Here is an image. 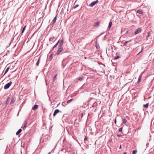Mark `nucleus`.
<instances>
[{"label":"nucleus","mask_w":154,"mask_h":154,"mask_svg":"<svg viewBox=\"0 0 154 154\" xmlns=\"http://www.w3.org/2000/svg\"><path fill=\"white\" fill-rule=\"evenodd\" d=\"M137 151L136 150H134L133 151V154H135L137 153Z\"/></svg>","instance_id":"25"},{"label":"nucleus","mask_w":154,"mask_h":154,"mask_svg":"<svg viewBox=\"0 0 154 154\" xmlns=\"http://www.w3.org/2000/svg\"><path fill=\"white\" fill-rule=\"evenodd\" d=\"M100 23V22L99 21H97L95 23V26H98Z\"/></svg>","instance_id":"19"},{"label":"nucleus","mask_w":154,"mask_h":154,"mask_svg":"<svg viewBox=\"0 0 154 154\" xmlns=\"http://www.w3.org/2000/svg\"><path fill=\"white\" fill-rule=\"evenodd\" d=\"M52 56H53V54H51L50 56V58H52Z\"/></svg>","instance_id":"33"},{"label":"nucleus","mask_w":154,"mask_h":154,"mask_svg":"<svg viewBox=\"0 0 154 154\" xmlns=\"http://www.w3.org/2000/svg\"><path fill=\"white\" fill-rule=\"evenodd\" d=\"M12 82L10 81L9 83L6 84L4 86V89H8L10 86L11 85Z\"/></svg>","instance_id":"1"},{"label":"nucleus","mask_w":154,"mask_h":154,"mask_svg":"<svg viewBox=\"0 0 154 154\" xmlns=\"http://www.w3.org/2000/svg\"><path fill=\"white\" fill-rule=\"evenodd\" d=\"M122 127L120 128L119 129V131L120 132H122Z\"/></svg>","instance_id":"31"},{"label":"nucleus","mask_w":154,"mask_h":154,"mask_svg":"<svg viewBox=\"0 0 154 154\" xmlns=\"http://www.w3.org/2000/svg\"><path fill=\"white\" fill-rule=\"evenodd\" d=\"M38 105H35L32 108V110H35L37 109L38 107Z\"/></svg>","instance_id":"7"},{"label":"nucleus","mask_w":154,"mask_h":154,"mask_svg":"<svg viewBox=\"0 0 154 154\" xmlns=\"http://www.w3.org/2000/svg\"><path fill=\"white\" fill-rule=\"evenodd\" d=\"M137 12L140 14H142L143 13V11L141 10H138L137 11Z\"/></svg>","instance_id":"10"},{"label":"nucleus","mask_w":154,"mask_h":154,"mask_svg":"<svg viewBox=\"0 0 154 154\" xmlns=\"http://www.w3.org/2000/svg\"><path fill=\"white\" fill-rule=\"evenodd\" d=\"M63 49V48L62 47L59 48L57 51L56 54L57 55L59 54L62 51Z\"/></svg>","instance_id":"3"},{"label":"nucleus","mask_w":154,"mask_h":154,"mask_svg":"<svg viewBox=\"0 0 154 154\" xmlns=\"http://www.w3.org/2000/svg\"><path fill=\"white\" fill-rule=\"evenodd\" d=\"M60 112L59 110L58 109H56L55 110L54 114H53V116H55L57 113H59Z\"/></svg>","instance_id":"5"},{"label":"nucleus","mask_w":154,"mask_h":154,"mask_svg":"<svg viewBox=\"0 0 154 154\" xmlns=\"http://www.w3.org/2000/svg\"><path fill=\"white\" fill-rule=\"evenodd\" d=\"M120 56H117L116 57H115L114 58V60H117V59H118L119 58H120Z\"/></svg>","instance_id":"24"},{"label":"nucleus","mask_w":154,"mask_h":154,"mask_svg":"<svg viewBox=\"0 0 154 154\" xmlns=\"http://www.w3.org/2000/svg\"><path fill=\"white\" fill-rule=\"evenodd\" d=\"M148 106H149V103H147L146 104H144L143 106L144 107H145L146 109H147L148 107Z\"/></svg>","instance_id":"17"},{"label":"nucleus","mask_w":154,"mask_h":154,"mask_svg":"<svg viewBox=\"0 0 154 154\" xmlns=\"http://www.w3.org/2000/svg\"><path fill=\"white\" fill-rule=\"evenodd\" d=\"M83 116V113H82V114H81V117H82Z\"/></svg>","instance_id":"37"},{"label":"nucleus","mask_w":154,"mask_h":154,"mask_svg":"<svg viewBox=\"0 0 154 154\" xmlns=\"http://www.w3.org/2000/svg\"><path fill=\"white\" fill-rule=\"evenodd\" d=\"M121 148V145H120V146H119V149H120Z\"/></svg>","instance_id":"39"},{"label":"nucleus","mask_w":154,"mask_h":154,"mask_svg":"<svg viewBox=\"0 0 154 154\" xmlns=\"http://www.w3.org/2000/svg\"><path fill=\"white\" fill-rule=\"evenodd\" d=\"M40 58H39L37 61V62H36V65L37 66H38V65H39V61H40Z\"/></svg>","instance_id":"18"},{"label":"nucleus","mask_w":154,"mask_h":154,"mask_svg":"<svg viewBox=\"0 0 154 154\" xmlns=\"http://www.w3.org/2000/svg\"><path fill=\"white\" fill-rule=\"evenodd\" d=\"M123 154H126V153L125 152L123 153Z\"/></svg>","instance_id":"43"},{"label":"nucleus","mask_w":154,"mask_h":154,"mask_svg":"<svg viewBox=\"0 0 154 154\" xmlns=\"http://www.w3.org/2000/svg\"><path fill=\"white\" fill-rule=\"evenodd\" d=\"M73 99H70V100H68L67 102V103H70L71 101H73Z\"/></svg>","instance_id":"21"},{"label":"nucleus","mask_w":154,"mask_h":154,"mask_svg":"<svg viewBox=\"0 0 154 154\" xmlns=\"http://www.w3.org/2000/svg\"><path fill=\"white\" fill-rule=\"evenodd\" d=\"M131 40H130L129 41H126L123 44V46H126V44L127 43H128L129 42H131Z\"/></svg>","instance_id":"11"},{"label":"nucleus","mask_w":154,"mask_h":154,"mask_svg":"<svg viewBox=\"0 0 154 154\" xmlns=\"http://www.w3.org/2000/svg\"><path fill=\"white\" fill-rule=\"evenodd\" d=\"M116 119L115 120V123H116Z\"/></svg>","instance_id":"41"},{"label":"nucleus","mask_w":154,"mask_h":154,"mask_svg":"<svg viewBox=\"0 0 154 154\" xmlns=\"http://www.w3.org/2000/svg\"><path fill=\"white\" fill-rule=\"evenodd\" d=\"M15 99H16L14 97H12V98L11 99V101L10 103V104H11L12 103H14L15 100Z\"/></svg>","instance_id":"9"},{"label":"nucleus","mask_w":154,"mask_h":154,"mask_svg":"<svg viewBox=\"0 0 154 154\" xmlns=\"http://www.w3.org/2000/svg\"><path fill=\"white\" fill-rule=\"evenodd\" d=\"M95 46L96 48L97 49L100 48V47L97 44V42L96 41L95 42Z\"/></svg>","instance_id":"16"},{"label":"nucleus","mask_w":154,"mask_h":154,"mask_svg":"<svg viewBox=\"0 0 154 154\" xmlns=\"http://www.w3.org/2000/svg\"><path fill=\"white\" fill-rule=\"evenodd\" d=\"M127 122V120L125 119H124L123 120V122L124 123H126Z\"/></svg>","instance_id":"26"},{"label":"nucleus","mask_w":154,"mask_h":154,"mask_svg":"<svg viewBox=\"0 0 154 154\" xmlns=\"http://www.w3.org/2000/svg\"><path fill=\"white\" fill-rule=\"evenodd\" d=\"M91 94H93V95H95V94L94 93H91Z\"/></svg>","instance_id":"40"},{"label":"nucleus","mask_w":154,"mask_h":154,"mask_svg":"<svg viewBox=\"0 0 154 154\" xmlns=\"http://www.w3.org/2000/svg\"><path fill=\"white\" fill-rule=\"evenodd\" d=\"M26 26H25L23 28V29H22V33H23V32H24V30H25V29L26 28Z\"/></svg>","instance_id":"22"},{"label":"nucleus","mask_w":154,"mask_h":154,"mask_svg":"<svg viewBox=\"0 0 154 154\" xmlns=\"http://www.w3.org/2000/svg\"><path fill=\"white\" fill-rule=\"evenodd\" d=\"M26 125H27V124H26V123L25 124V125H24V127H23V128H26Z\"/></svg>","instance_id":"35"},{"label":"nucleus","mask_w":154,"mask_h":154,"mask_svg":"<svg viewBox=\"0 0 154 154\" xmlns=\"http://www.w3.org/2000/svg\"><path fill=\"white\" fill-rule=\"evenodd\" d=\"M79 6V5H76L74 7V8H76L77 7Z\"/></svg>","instance_id":"32"},{"label":"nucleus","mask_w":154,"mask_h":154,"mask_svg":"<svg viewBox=\"0 0 154 154\" xmlns=\"http://www.w3.org/2000/svg\"><path fill=\"white\" fill-rule=\"evenodd\" d=\"M1 104H2V102H0V105H1Z\"/></svg>","instance_id":"42"},{"label":"nucleus","mask_w":154,"mask_h":154,"mask_svg":"<svg viewBox=\"0 0 154 154\" xmlns=\"http://www.w3.org/2000/svg\"><path fill=\"white\" fill-rule=\"evenodd\" d=\"M142 73H143V72L139 76L138 80L137 81V83H139L141 81V79L142 77Z\"/></svg>","instance_id":"6"},{"label":"nucleus","mask_w":154,"mask_h":154,"mask_svg":"<svg viewBox=\"0 0 154 154\" xmlns=\"http://www.w3.org/2000/svg\"><path fill=\"white\" fill-rule=\"evenodd\" d=\"M112 141V140H110V141Z\"/></svg>","instance_id":"45"},{"label":"nucleus","mask_w":154,"mask_h":154,"mask_svg":"<svg viewBox=\"0 0 154 154\" xmlns=\"http://www.w3.org/2000/svg\"><path fill=\"white\" fill-rule=\"evenodd\" d=\"M63 40H62L61 41L60 44H59V47H61L63 45Z\"/></svg>","instance_id":"13"},{"label":"nucleus","mask_w":154,"mask_h":154,"mask_svg":"<svg viewBox=\"0 0 154 154\" xmlns=\"http://www.w3.org/2000/svg\"><path fill=\"white\" fill-rule=\"evenodd\" d=\"M60 42V40H59L58 42L56 43V44L53 46L52 48V50H53L54 48H55L58 44V43Z\"/></svg>","instance_id":"14"},{"label":"nucleus","mask_w":154,"mask_h":154,"mask_svg":"<svg viewBox=\"0 0 154 154\" xmlns=\"http://www.w3.org/2000/svg\"><path fill=\"white\" fill-rule=\"evenodd\" d=\"M150 32H147V35L146 36V38L147 39L148 38L150 35Z\"/></svg>","instance_id":"23"},{"label":"nucleus","mask_w":154,"mask_h":154,"mask_svg":"<svg viewBox=\"0 0 154 154\" xmlns=\"http://www.w3.org/2000/svg\"><path fill=\"white\" fill-rule=\"evenodd\" d=\"M57 17V16H56L54 18L53 20H52V21L51 22V23H52V24H54L55 23Z\"/></svg>","instance_id":"8"},{"label":"nucleus","mask_w":154,"mask_h":154,"mask_svg":"<svg viewBox=\"0 0 154 154\" xmlns=\"http://www.w3.org/2000/svg\"><path fill=\"white\" fill-rule=\"evenodd\" d=\"M143 49V48H141V50L140 52L137 54V55L139 54L142 51Z\"/></svg>","instance_id":"30"},{"label":"nucleus","mask_w":154,"mask_h":154,"mask_svg":"<svg viewBox=\"0 0 154 154\" xmlns=\"http://www.w3.org/2000/svg\"><path fill=\"white\" fill-rule=\"evenodd\" d=\"M98 2V0H97L95 1H94L93 2H91V4H90L89 5V6L90 7H93L94 5H95V4H96Z\"/></svg>","instance_id":"2"},{"label":"nucleus","mask_w":154,"mask_h":154,"mask_svg":"<svg viewBox=\"0 0 154 154\" xmlns=\"http://www.w3.org/2000/svg\"><path fill=\"white\" fill-rule=\"evenodd\" d=\"M117 136L119 137H120L121 136V135H117Z\"/></svg>","instance_id":"38"},{"label":"nucleus","mask_w":154,"mask_h":154,"mask_svg":"<svg viewBox=\"0 0 154 154\" xmlns=\"http://www.w3.org/2000/svg\"><path fill=\"white\" fill-rule=\"evenodd\" d=\"M22 131V130L21 129H20L18 130L16 132V134L18 135V134H19Z\"/></svg>","instance_id":"15"},{"label":"nucleus","mask_w":154,"mask_h":154,"mask_svg":"<svg viewBox=\"0 0 154 154\" xmlns=\"http://www.w3.org/2000/svg\"><path fill=\"white\" fill-rule=\"evenodd\" d=\"M8 69H9V68L8 67L6 69L5 71V73H4V75L6 74L8 71Z\"/></svg>","instance_id":"27"},{"label":"nucleus","mask_w":154,"mask_h":154,"mask_svg":"<svg viewBox=\"0 0 154 154\" xmlns=\"http://www.w3.org/2000/svg\"><path fill=\"white\" fill-rule=\"evenodd\" d=\"M51 154V152H49V154Z\"/></svg>","instance_id":"44"},{"label":"nucleus","mask_w":154,"mask_h":154,"mask_svg":"<svg viewBox=\"0 0 154 154\" xmlns=\"http://www.w3.org/2000/svg\"><path fill=\"white\" fill-rule=\"evenodd\" d=\"M78 79L79 81H81L84 79V78L83 77H79Z\"/></svg>","instance_id":"20"},{"label":"nucleus","mask_w":154,"mask_h":154,"mask_svg":"<svg viewBox=\"0 0 154 154\" xmlns=\"http://www.w3.org/2000/svg\"><path fill=\"white\" fill-rule=\"evenodd\" d=\"M54 38V37H53V38H52V37L50 38L49 39V41H52L53 40V39Z\"/></svg>","instance_id":"28"},{"label":"nucleus","mask_w":154,"mask_h":154,"mask_svg":"<svg viewBox=\"0 0 154 154\" xmlns=\"http://www.w3.org/2000/svg\"><path fill=\"white\" fill-rule=\"evenodd\" d=\"M112 22H110L109 23V26L108 28L109 29V30L110 29V28L112 26Z\"/></svg>","instance_id":"12"},{"label":"nucleus","mask_w":154,"mask_h":154,"mask_svg":"<svg viewBox=\"0 0 154 154\" xmlns=\"http://www.w3.org/2000/svg\"><path fill=\"white\" fill-rule=\"evenodd\" d=\"M9 99V97H8V98L7 100H6V103H8V99Z\"/></svg>","instance_id":"34"},{"label":"nucleus","mask_w":154,"mask_h":154,"mask_svg":"<svg viewBox=\"0 0 154 154\" xmlns=\"http://www.w3.org/2000/svg\"><path fill=\"white\" fill-rule=\"evenodd\" d=\"M142 31V29L140 28H137L134 32V34L136 35L137 34L140 32Z\"/></svg>","instance_id":"4"},{"label":"nucleus","mask_w":154,"mask_h":154,"mask_svg":"<svg viewBox=\"0 0 154 154\" xmlns=\"http://www.w3.org/2000/svg\"><path fill=\"white\" fill-rule=\"evenodd\" d=\"M57 75H55L53 77V81H54L56 79V76Z\"/></svg>","instance_id":"29"},{"label":"nucleus","mask_w":154,"mask_h":154,"mask_svg":"<svg viewBox=\"0 0 154 154\" xmlns=\"http://www.w3.org/2000/svg\"><path fill=\"white\" fill-rule=\"evenodd\" d=\"M87 138L86 137H85L84 139V140H87Z\"/></svg>","instance_id":"36"}]
</instances>
